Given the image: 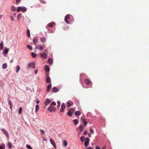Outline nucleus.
Returning <instances> with one entry per match:
<instances>
[{"label": "nucleus", "instance_id": "nucleus-1", "mask_svg": "<svg viewBox=\"0 0 149 149\" xmlns=\"http://www.w3.org/2000/svg\"><path fill=\"white\" fill-rule=\"evenodd\" d=\"M73 16L70 14H68L66 15L64 19V20L65 22L67 23V24H69L70 22H69L68 20V19H69L70 18H73Z\"/></svg>", "mask_w": 149, "mask_h": 149}, {"label": "nucleus", "instance_id": "nucleus-2", "mask_svg": "<svg viewBox=\"0 0 149 149\" xmlns=\"http://www.w3.org/2000/svg\"><path fill=\"white\" fill-rule=\"evenodd\" d=\"M48 110L51 112H54L56 110V108L52 106H50L48 108Z\"/></svg>", "mask_w": 149, "mask_h": 149}, {"label": "nucleus", "instance_id": "nucleus-3", "mask_svg": "<svg viewBox=\"0 0 149 149\" xmlns=\"http://www.w3.org/2000/svg\"><path fill=\"white\" fill-rule=\"evenodd\" d=\"M40 56L42 58L46 59L47 58V55L45 53H40Z\"/></svg>", "mask_w": 149, "mask_h": 149}, {"label": "nucleus", "instance_id": "nucleus-4", "mask_svg": "<svg viewBox=\"0 0 149 149\" xmlns=\"http://www.w3.org/2000/svg\"><path fill=\"white\" fill-rule=\"evenodd\" d=\"M85 140L86 141L84 143V146L85 147H86L88 146L90 140L89 138L87 137L85 139Z\"/></svg>", "mask_w": 149, "mask_h": 149}, {"label": "nucleus", "instance_id": "nucleus-5", "mask_svg": "<svg viewBox=\"0 0 149 149\" xmlns=\"http://www.w3.org/2000/svg\"><path fill=\"white\" fill-rule=\"evenodd\" d=\"M65 104L63 103L62 104L61 108L60 109V111L61 112H63L64 111V109L65 108Z\"/></svg>", "mask_w": 149, "mask_h": 149}, {"label": "nucleus", "instance_id": "nucleus-6", "mask_svg": "<svg viewBox=\"0 0 149 149\" xmlns=\"http://www.w3.org/2000/svg\"><path fill=\"white\" fill-rule=\"evenodd\" d=\"M44 47V46H42L40 45H39L36 46L35 49H38L39 50H42L43 49Z\"/></svg>", "mask_w": 149, "mask_h": 149}, {"label": "nucleus", "instance_id": "nucleus-7", "mask_svg": "<svg viewBox=\"0 0 149 149\" xmlns=\"http://www.w3.org/2000/svg\"><path fill=\"white\" fill-rule=\"evenodd\" d=\"M50 141L51 144L55 148H56V145L54 141L52 139H50Z\"/></svg>", "mask_w": 149, "mask_h": 149}, {"label": "nucleus", "instance_id": "nucleus-8", "mask_svg": "<svg viewBox=\"0 0 149 149\" xmlns=\"http://www.w3.org/2000/svg\"><path fill=\"white\" fill-rule=\"evenodd\" d=\"M1 131L3 133L6 135L7 137H8V133L7 131L4 129H2Z\"/></svg>", "mask_w": 149, "mask_h": 149}, {"label": "nucleus", "instance_id": "nucleus-9", "mask_svg": "<svg viewBox=\"0 0 149 149\" xmlns=\"http://www.w3.org/2000/svg\"><path fill=\"white\" fill-rule=\"evenodd\" d=\"M35 62H33L29 63L28 67H30L33 68H35Z\"/></svg>", "mask_w": 149, "mask_h": 149}, {"label": "nucleus", "instance_id": "nucleus-10", "mask_svg": "<svg viewBox=\"0 0 149 149\" xmlns=\"http://www.w3.org/2000/svg\"><path fill=\"white\" fill-rule=\"evenodd\" d=\"M51 102V101L48 99H47L46 100L44 104L45 105H47L49 104Z\"/></svg>", "mask_w": 149, "mask_h": 149}, {"label": "nucleus", "instance_id": "nucleus-11", "mask_svg": "<svg viewBox=\"0 0 149 149\" xmlns=\"http://www.w3.org/2000/svg\"><path fill=\"white\" fill-rule=\"evenodd\" d=\"M46 81L47 83V84H49L50 82H51L50 79V78L48 76H47V77H46Z\"/></svg>", "mask_w": 149, "mask_h": 149}, {"label": "nucleus", "instance_id": "nucleus-12", "mask_svg": "<svg viewBox=\"0 0 149 149\" xmlns=\"http://www.w3.org/2000/svg\"><path fill=\"white\" fill-rule=\"evenodd\" d=\"M52 87V85L51 84H49L47 87V92H49L50 91Z\"/></svg>", "mask_w": 149, "mask_h": 149}, {"label": "nucleus", "instance_id": "nucleus-13", "mask_svg": "<svg viewBox=\"0 0 149 149\" xmlns=\"http://www.w3.org/2000/svg\"><path fill=\"white\" fill-rule=\"evenodd\" d=\"M86 84L87 85H89L91 84L90 80L88 79H86L85 80Z\"/></svg>", "mask_w": 149, "mask_h": 149}, {"label": "nucleus", "instance_id": "nucleus-14", "mask_svg": "<svg viewBox=\"0 0 149 149\" xmlns=\"http://www.w3.org/2000/svg\"><path fill=\"white\" fill-rule=\"evenodd\" d=\"M38 41V39L36 38H34L33 39V42L35 45H36Z\"/></svg>", "mask_w": 149, "mask_h": 149}, {"label": "nucleus", "instance_id": "nucleus-15", "mask_svg": "<svg viewBox=\"0 0 149 149\" xmlns=\"http://www.w3.org/2000/svg\"><path fill=\"white\" fill-rule=\"evenodd\" d=\"M73 104V103L72 102L70 101V102H67L66 103V105L67 106V107H70L71 106V104Z\"/></svg>", "mask_w": 149, "mask_h": 149}, {"label": "nucleus", "instance_id": "nucleus-16", "mask_svg": "<svg viewBox=\"0 0 149 149\" xmlns=\"http://www.w3.org/2000/svg\"><path fill=\"white\" fill-rule=\"evenodd\" d=\"M45 70L46 72H49V66L47 65H45Z\"/></svg>", "mask_w": 149, "mask_h": 149}, {"label": "nucleus", "instance_id": "nucleus-17", "mask_svg": "<svg viewBox=\"0 0 149 149\" xmlns=\"http://www.w3.org/2000/svg\"><path fill=\"white\" fill-rule=\"evenodd\" d=\"M52 91L53 92L55 93L58 91V90L56 87H54L52 88Z\"/></svg>", "mask_w": 149, "mask_h": 149}, {"label": "nucleus", "instance_id": "nucleus-18", "mask_svg": "<svg viewBox=\"0 0 149 149\" xmlns=\"http://www.w3.org/2000/svg\"><path fill=\"white\" fill-rule=\"evenodd\" d=\"M40 40L42 42L44 43L46 40V38L44 37H41L40 38Z\"/></svg>", "mask_w": 149, "mask_h": 149}, {"label": "nucleus", "instance_id": "nucleus-19", "mask_svg": "<svg viewBox=\"0 0 149 149\" xmlns=\"http://www.w3.org/2000/svg\"><path fill=\"white\" fill-rule=\"evenodd\" d=\"M8 103L10 105V108L12 109V101L10 100H9L8 101Z\"/></svg>", "mask_w": 149, "mask_h": 149}, {"label": "nucleus", "instance_id": "nucleus-20", "mask_svg": "<svg viewBox=\"0 0 149 149\" xmlns=\"http://www.w3.org/2000/svg\"><path fill=\"white\" fill-rule=\"evenodd\" d=\"M81 114V112L79 111H77L75 112V115L76 116L80 115Z\"/></svg>", "mask_w": 149, "mask_h": 149}, {"label": "nucleus", "instance_id": "nucleus-21", "mask_svg": "<svg viewBox=\"0 0 149 149\" xmlns=\"http://www.w3.org/2000/svg\"><path fill=\"white\" fill-rule=\"evenodd\" d=\"M27 36L29 38L30 37V31L29 29H28L27 30Z\"/></svg>", "mask_w": 149, "mask_h": 149}, {"label": "nucleus", "instance_id": "nucleus-22", "mask_svg": "<svg viewBox=\"0 0 149 149\" xmlns=\"http://www.w3.org/2000/svg\"><path fill=\"white\" fill-rule=\"evenodd\" d=\"M54 24V23H50L48 24V26L49 27H51L53 26Z\"/></svg>", "mask_w": 149, "mask_h": 149}, {"label": "nucleus", "instance_id": "nucleus-23", "mask_svg": "<svg viewBox=\"0 0 149 149\" xmlns=\"http://www.w3.org/2000/svg\"><path fill=\"white\" fill-rule=\"evenodd\" d=\"M79 131L81 132H82L83 130V127L82 125H80L79 127Z\"/></svg>", "mask_w": 149, "mask_h": 149}, {"label": "nucleus", "instance_id": "nucleus-24", "mask_svg": "<svg viewBox=\"0 0 149 149\" xmlns=\"http://www.w3.org/2000/svg\"><path fill=\"white\" fill-rule=\"evenodd\" d=\"M48 62L49 63L50 65H52V61L51 58H49Z\"/></svg>", "mask_w": 149, "mask_h": 149}, {"label": "nucleus", "instance_id": "nucleus-25", "mask_svg": "<svg viewBox=\"0 0 149 149\" xmlns=\"http://www.w3.org/2000/svg\"><path fill=\"white\" fill-rule=\"evenodd\" d=\"M7 65L6 63H4L2 65V68L3 69H5L7 68Z\"/></svg>", "mask_w": 149, "mask_h": 149}, {"label": "nucleus", "instance_id": "nucleus-26", "mask_svg": "<svg viewBox=\"0 0 149 149\" xmlns=\"http://www.w3.org/2000/svg\"><path fill=\"white\" fill-rule=\"evenodd\" d=\"M3 42L2 41L0 43V49L1 50L3 49Z\"/></svg>", "mask_w": 149, "mask_h": 149}, {"label": "nucleus", "instance_id": "nucleus-27", "mask_svg": "<svg viewBox=\"0 0 149 149\" xmlns=\"http://www.w3.org/2000/svg\"><path fill=\"white\" fill-rule=\"evenodd\" d=\"M81 120L82 121L83 123L86 121V119H85L84 117H81Z\"/></svg>", "mask_w": 149, "mask_h": 149}, {"label": "nucleus", "instance_id": "nucleus-28", "mask_svg": "<svg viewBox=\"0 0 149 149\" xmlns=\"http://www.w3.org/2000/svg\"><path fill=\"white\" fill-rule=\"evenodd\" d=\"M20 70V67L19 66H17L16 68V72L18 73Z\"/></svg>", "mask_w": 149, "mask_h": 149}, {"label": "nucleus", "instance_id": "nucleus-29", "mask_svg": "<svg viewBox=\"0 0 149 149\" xmlns=\"http://www.w3.org/2000/svg\"><path fill=\"white\" fill-rule=\"evenodd\" d=\"M67 114L70 116H72V113L71 111H68L67 112Z\"/></svg>", "mask_w": 149, "mask_h": 149}, {"label": "nucleus", "instance_id": "nucleus-30", "mask_svg": "<svg viewBox=\"0 0 149 149\" xmlns=\"http://www.w3.org/2000/svg\"><path fill=\"white\" fill-rule=\"evenodd\" d=\"M22 15L21 14H19L17 15V19L18 21H19V19L21 18Z\"/></svg>", "mask_w": 149, "mask_h": 149}, {"label": "nucleus", "instance_id": "nucleus-31", "mask_svg": "<svg viewBox=\"0 0 149 149\" xmlns=\"http://www.w3.org/2000/svg\"><path fill=\"white\" fill-rule=\"evenodd\" d=\"M39 109V105L38 104L36 105V109H35V111L36 112Z\"/></svg>", "mask_w": 149, "mask_h": 149}, {"label": "nucleus", "instance_id": "nucleus-32", "mask_svg": "<svg viewBox=\"0 0 149 149\" xmlns=\"http://www.w3.org/2000/svg\"><path fill=\"white\" fill-rule=\"evenodd\" d=\"M89 131L91 132V133L92 134H94V131L93 130V129L91 127H90V128H89Z\"/></svg>", "mask_w": 149, "mask_h": 149}, {"label": "nucleus", "instance_id": "nucleus-33", "mask_svg": "<svg viewBox=\"0 0 149 149\" xmlns=\"http://www.w3.org/2000/svg\"><path fill=\"white\" fill-rule=\"evenodd\" d=\"M8 51H9L8 49V48L4 50V53L5 54H7L8 53Z\"/></svg>", "mask_w": 149, "mask_h": 149}, {"label": "nucleus", "instance_id": "nucleus-34", "mask_svg": "<svg viewBox=\"0 0 149 149\" xmlns=\"http://www.w3.org/2000/svg\"><path fill=\"white\" fill-rule=\"evenodd\" d=\"M22 10V7H18L17 8V12H20V11H21Z\"/></svg>", "mask_w": 149, "mask_h": 149}, {"label": "nucleus", "instance_id": "nucleus-35", "mask_svg": "<svg viewBox=\"0 0 149 149\" xmlns=\"http://www.w3.org/2000/svg\"><path fill=\"white\" fill-rule=\"evenodd\" d=\"M12 146V143L10 142H9L8 143V148H11Z\"/></svg>", "mask_w": 149, "mask_h": 149}, {"label": "nucleus", "instance_id": "nucleus-36", "mask_svg": "<svg viewBox=\"0 0 149 149\" xmlns=\"http://www.w3.org/2000/svg\"><path fill=\"white\" fill-rule=\"evenodd\" d=\"M31 56L32 57L35 58L36 56V54L32 52L31 54Z\"/></svg>", "mask_w": 149, "mask_h": 149}, {"label": "nucleus", "instance_id": "nucleus-37", "mask_svg": "<svg viewBox=\"0 0 149 149\" xmlns=\"http://www.w3.org/2000/svg\"><path fill=\"white\" fill-rule=\"evenodd\" d=\"M11 10L13 12L15 11L16 10V8L14 6H12L11 7Z\"/></svg>", "mask_w": 149, "mask_h": 149}, {"label": "nucleus", "instance_id": "nucleus-38", "mask_svg": "<svg viewBox=\"0 0 149 149\" xmlns=\"http://www.w3.org/2000/svg\"><path fill=\"white\" fill-rule=\"evenodd\" d=\"M73 121L75 125H77L78 123V121L77 119L74 120Z\"/></svg>", "mask_w": 149, "mask_h": 149}, {"label": "nucleus", "instance_id": "nucleus-39", "mask_svg": "<svg viewBox=\"0 0 149 149\" xmlns=\"http://www.w3.org/2000/svg\"><path fill=\"white\" fill-rule=\"evenodd\" d=\"M63 143L64 146H66L68 144L66 140H64L63 141Z\"/></svg>", "mask_w": 149, "mask_h": 149}, {"label": "nucleus", "instance_id": "nucleus-40", "mask_svg": "<svg viewBox=\"0 0 149 149\" xmlns=\"http://www.w3.org/2000/svg\"><path fill=\"white\" fill-rule=\"evenodd\" d=\"M56 105V103L54 102H53L50 104V106H55Z\"/></svg>", "mask_w": 149, "mask_h": 149}, {"label": "nucleus", "instance_id": "nucleus-41", "mask_svg": "<svg viewBox=\"0 0 149 149\" xmlns=\"http://www.w3.org/2000/svg\"><path fill=\"white\" fill-rule=\"evenodd\" d=\"M27 47L30 50L33 49L32 47L29 45H27Z\"/></svg>", "mask_w": 149, "mask_h": 149}, {"label": "nucleus", "instance_id": "nucleus-42", "mask_svg": "<svg viewBox=\"0 0 149 149\" xmlns=\"http://www.w3.org/2000/svg\"><path fill=\"white\" fill-rule=\"evenodd\" d=\"M22 11L23 12H24L26 11V9L24 7H22Z\"/></svg>", "mask_w": 149, "mask_h": 149}, {"label": "nucleus", "instance_id": "nucleus-43", "mask_svg": "<svg viewBox=\"0 0 149 149\" xmlns=\"http://www.w3.org/2000/svg\"><path fill=\"white\" fill-rule=\"evenodd\" d=\"M26 147L27 148L29 149H32V148L29 145H26Z\"/></svg>", "mask_w": 149, "mask_h": 149}, {"label": "nucleus", "instance_id": "nucleus-44", "mask_svg": "<svg viewBox=\"0 0 149 149\" xmlns=\"http://www.w3.org/2000/svg\"><path fill=\"white\" fill-rule=\"evenodd\" d=\"M84 138H85V137L84 136H82L81 137L80 139H81V141L82 142H84Z\"/></svg>", "mask_w": 149, "mask_h": 149}, {"label": "nucleus", "instance_id": "nucleus-45", "mask_svg": "<svg viewBox=\"0 0 149 149\" xmlns=\"http://www.w3.org/2000/svg\"><path fill=\"white\" fill-rule=\"evenodd\" d=\"M22 107L20 108L19 109V114H21V113H22Z\"/></svg>", "mask_w": 149, "mask_h": 149}, {"label": "nucleus", "instance_id": "nucleus-46", "mask_svg": "<svg viewBox=\"0 0 149 149\" xmlns=\"http://www.w3.org/2000/svg\"><path fill=\"white\" fill-rule=\"evenodd\" d=\"M75 111V109L73 108H70V111H71L72 113L74 112Z\"/></svg>", "mask_w": 149, "mask_h": 149}, {"label": "nucleus", "instance_id": "nucleus-47", "mask_svg": "<svg viewBox=\"0 0 149 149\" xmlns=\"http://www.w3.org/2000/svg\"><path fill=\"white\" fill-rule=\"evenodd\" d=\"M87 132L86 131H85L83 133V135H86L87 134Z\"/></svg>", "mask_w": 149, "mask_h": 149}, {"label": "nucleus", "instance_id": "nucleus-48", "mask_svg": "<svg viewBox=\"0 0 149 149\" xmlns=\"http://www.w3.org/2000/svg\"><path fill=\"white\" fill-rule=\"evenodd\" d=\"M57 103H58V106L57 107H59L60 105V103L59 101H57Z\"/></svg>", "mask_w": 149, "mask_h": 149}, {"label": "nucleus", "instance_id": "nucleus-49", "mask_svg": "<svg viewBox=\"0 0 149 149\" xmlns=\"http://www.w3.org/2000/svg\"><path fill=\"white\" fill-rule=\"evenodd\" d=\"M40 131L43 134H45V132L44 130H40Z\"/></svg>", "mask_w": 149, "mask_h": 149}, {"label": "nucleus", "instance_id": "nucleus-50", "mask_svg": "<svg viewBox=\"0 0 149 149\" xmlns=\"http://www.w3.org/2000/svg\"><path fill=\"white\" fill-rule=\"evenodd\" d=\"M84 123V127H85L87 124V122L86 121L83 123Z\"/></svg>", "mask_w": 149, "mask_h": 149}, {"label": "nucleus", "instance_id": "nucleus-51", "mask_svg": "<svg viewBox=\"0 0 149 149\" xmlns=\"http://www.w3.org/2000/svg\"><path fill=\"white\" fill-rule=\"evenodd\" d=\"M20 0H16V3L17 4H18L20 2Z\"/></svg>", "mask_w": 149, "mask_h": 149}, {"label": "nucleus", "instance_id": "nucleus-52", "mask_svg": "<svg viewBox=\"0 0 149 149\" xmlns=\"http://www.w3.org/2000/svg\"><path fill=\"white\" fill-rule=\"evenodd\" d=\"M88 136L90 137H91V134L90 133H89L88 134Z\"/></svg>", "mask_w": 149, "mask_h": 149}, {"label": "nucleus", "instance_id": "nucleus-53", "mask_svg": "<svg viewBox=\"0 0 149 149\" xmlns=\"http://www.w3.org/2000/svg\"><path fill=\"white\" fill-rule=\"evenodd\" d=\"M86 149H93V148L91 147H88Z\"/></svg>", "mask_w": 149, "mask_h": 149}, {"label": "nucleus", "instance_id": "nucleus-54", "mask_svg": "<svg viewBox=\"0 0 149 149\" xmlns=\"http://www.w3.org/2000/svg\"><path fill=\"white\" fill-rule=\"evenodd\" d=\"M96 149H101L98 146H96L95 147Z\"/></svg>", "mask_w": 149, "mask_h": 149}, {"label": "nucleus", "instance_id": "nucleus-55", "mask_svg": "<svg viewBox=\"0 0 149 149\" xmlns=\"http://www.w3.org/2000/svg\"><path fill=\"white\" fill-rule=\"evenodd\" d=\"M10 17L11 19V20L12 21H13L14 20V19L13 18V17L12 16H11Z\"/></svg>", "mask_w": 149, "mask_h": 149}, {"label": "nucleus", "instance_id": "nucleus-56", "mask_svg": "<svg viewBox=\"0 0 149 149\" xmlns=\"http://www.w3.org/2000/svg\"><path fill=\"white\" fill-rule=\"evenodd\" d=\"M49 75V72H47L46 73V75L47 76H48Z\"/></svg>", "mask_w": 149, "mask_h": 149}, {"label": "nucleus", "instance_id": "nucleus-57", "mask_svg": "<svg viewBox=\"0 0 149 149\" xmlns=\"http://www.w3.org/2000/svg\"><path fill=\"white\" fill-rule=\"evenodd\" d=\"M38 72V70H36L35 71V74H36Z\"/></svg>", "mask_w": 149, "mask_h": 149}, {"label": "nucleus", "instance_id": "nucleus-58", "mask_svg": "<svg viewBox=\"0 0 149 149\" xmlns=\"http://www.w3.org/2000/svg\"><path fill=\"white\" fill-rule=\"evenodd\" d=\"M36 102L37 104H38L39 103V100H37L36 101Z\"/></svg>", "mask_w": 149, "mask_h": 149}, {"label": "nucleus", "instance_id": "nucleus-59", "mask_svg": "<svg viewBox=\"0 0 149 149\" xmlns=\"http://www.w3.org/2000/svg\"><path fill=\"white\" fill-rule=\"evenodd\" d=\"M41 2L43 3H45V1H40Z\"/></svg>", "mask_w": 149, "mask_h": 149}, {"label": "nucleus", "instance_id": "nucleus-60", "mask_svg": "<svg viewBox=\"0 0 149 149\" xmlns=\"http://www.w3.org/2000/svg\"><path fill=\"white\" fill-rule=\"evenodd\" d=\"M13 59H11L10 61V63H12L13 62Z\"/></svg>", "mask_w": 149, "mask_h": 149}, {"label": "nucleus", "instance_id": "nucleus-61", "mask_svg": "<svg viewBox=\"0 0 149 149\" xmlns=\"http://www.w3.org/2000/svg\"><path fill=\"white\" fill-rule=\"evenodd\" d=\"M0 149H3V147L1 146H0Z\"/></svg>", "mask_w": 149, "mask_h": 149}, {"label": "nucleus", "instance_id": "nucleus-62", "mask_svg": "<svg viewBox=\"0 0 149 149\" xmlns=\"http://www.w3.org/2000/svg\"><path fill=\"white\" fill-rule=\"evenodd\" d=\"M106 149V147L105 146H104L102 148V149Z\"/></svg>", "mask_w": 149, "mask_h": 149}, {"label": "nucleus", "instance_id": "nucleus-63", "mask_svg": "<svg viewBox=\"0 0 149 149\" xmlns=\"http://www.w3.org/2000/svg\"><path fill=\"white\" fill-rule=\"evenodd\" d=\"M3 15H0V19H1Z\"/></svg>", "mask_w": 149, "mask_h": 149}, {"label": "nucleus", "instance_id": "nucleus-64", "mask_svg": "<svg viewBox=\"0 0 149 149\" xmlns=\"http://www.w3.org/2000/svg\"><path fill=\"white\" fill-rule=\"evenodd\" d=\"M45 51L46 52H47V50L46 49L45 50Z\"/></svg>", "mask_w": 149, "mask_h": 149}]
</instances>
